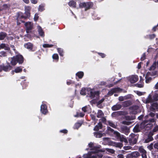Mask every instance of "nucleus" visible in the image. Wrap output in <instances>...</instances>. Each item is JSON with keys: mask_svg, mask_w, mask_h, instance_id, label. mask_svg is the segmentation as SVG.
<instances>
[{"mask_svg": "<svg viewBox=\"0 0 158 158\" xmlns=\"http://www.w3.org/2000/svg\"><path fill=\"white\" fill-rule=\"evenodd\" d=\"M89 146L91 151L89 152L87 154H84L83 156L84 158H101L102 157V154L100 152L98 149L99 146L98 147L95 146L92 143H89Z\"/></svg>", "mask_w": 158, "mask_h": 158, "instance_id": "1", "label": "nucleus"}, {"mask_svg": "<svg viewBox=\"0 0 158 158\" xmlns=\"http://www.w3.org/2000/svg\"><path fill=\"white\" fill-rule=\"evenodd\" d=\"M31 8L29 6H26L25 7V15H24L21 12H19L18 13V16L17 20H18L19 19L22 18L26 19L29 18L30 16V11Z\"/></svg>", "mask_w": 158, "mask_h": 158, "instance_id": "2", "label": "nucleus"}, {"mask_svg": "<svg viewBox=\"0 0 158 158\" xmlns=\"http://www.w3.org/2000/svg\"><path fill=\"white\" fill-rule=\"evenodd\" d=\"M23 61V56L20 55H17L15 57H14L11 58L10 63L12 65H15L17 62L19 64H22Z\"/></svg>", "mask_w": 158, "mask_h": 158, "instance_id": "3", "label": "nucleus"}, {"mask_svg": "<svg viewBox=\"0 0 158 158\" xmlns=\"http://www.w3.org/2000/svg\"><path fill=\"white\" fill-rule=\"evenodd\" d=\"M158 75V70H156L154 72H148L146 74L145 78V82L147 83H148L152 81L151 76H157Z\"/></svg>", "mask_w": 158, "mask_h": 158, "instance_id": "4", "label": "nucleus"}, {"mask_svg": "<svg viewBox=\"0 0 158 158\" xmlns=\"http://www.w3.org/2000/svg\"><path fill=\"white\" fill-rule=\"evenodd\" d=\"M158 98V90L155 91L154 94L152 98V95L149 94L148 98L146 99V103H152L155 101H157Z\"/></svg>", "mask_w": 158, "mask_h": 158, "instance_id": "5", "label": "nucleus"}, {"mask_svg": "<svg viewBox=\"0 0 158 158\" xmlns=\"http://www.w3.org/2000/svg\"><path fill=\"white\" fill-rule=\"evenodd\" d=\"M148 125L146 121L143 122L140 125H136L133 129L134 131L137 132L141 129L145 128L146 126Z\"/></svg>", "mask_w": 158, "mask_h": 158, "instance_id": "6", "label": "nucleus"}, {"mask_svg": "<svg viewBox=\"0 0 158 158\" xmlns=\"http://www.w3.org/2000/svg\"><path fill=\"white\" fill-rule=\"evenodd\" d=\"M93 5V3L91 2H81L79 4L80 8H85V10L89 9Z\"/></svg>", "mask_w": 158, "mask_h": 158, "instance_id": "7", "label": "nucleus"}, {"mask_svg": "<svg viewBox=\"0 0 158 158\" xmlns=\"http://www.w3.org/2000/svg\"><path fill=\"white\" fill-rule=\"evenodd\" d=\"M88 91V94L89 96L92 99H94L95 98L98 97L99 94L98 91H95L93 89L89 88L87 89Z\"/></svg>", "mask_w": 158, "mask_h": 158, "instance_id": "8", "label": "nucleus"}, {"mask_svg": "<svg viewBox=\"0 0 158 158\" xmlns=\"http://www.w3.org/2000/svg\"><path fill=\"white\" fill-rule=\"evenodd\" d=\"M24 25L26 27V31L27 33L30 32L33 28V23L31 22H28L25 23Z\"/></svg>", "mask_w": 158, "mask_h": 158, "instance_id": "9", "label": "nucleus"}, {"mask_svg": "<svg viewBox=\"0 0 158 158\" xmlns=\"http://www.w3.org/2000/svg\"><path fill=\"white\" fill-rule=\"evenodd\" d=\"M41 112L44 114H46L48 112L47 106L44 102H42V104L40 107Z\"/></svg>", "mask_w": 158, "mask_h": 158, "instance_id": "10", "label": "nucleus"}, {"mask_svg": "<svg viewBox=\"0 0 158 158\" xmlns=\"http://www.w3.org/2000/svg\"><path fill=\"white\" fill-rule=\"evenodd\" d=\"M138 78L136 75H132L128 78V80L131 83H134L137 81Z\"/></svg>", "mask_w": 158, "mask_h": 158, "instance_id": "11", "label": "nucleus"}, {"mask_svg": "<svg viewBox=\"0 0 158 158\" xmlns=\"http://www.w3.org/2000/svg\"><path fill=\"white\" fill-rule=\"evenodd\" d=\"M131 113L133 114H136L140 112L139 107L137 106H135L131 107Z\"/></svg>", "mask_w": 158, "mask_h": 158, "instance_id": "12", "label": "nucleus"}, {"mask_svg": "<svg viewBox=\"0 0 158 158\" xmlns=\"http://www.w3.org/2000/svg\"><path fill=\"white\" fill-rule=\"evenodd\" d=\"M122 89L118 88H115L111 89L108 93V94L110 95H112L114 93H118L121 92Z\"/></svg>", "mask_w": 158, "mask_h": 158, "instance_id": "13", "label": "nucleus"}, {"mask_svg": "<svg viewBox=\"0 0 158 158\" xmlns=\"http://www.w3.org/2000/svg\"><path fill=\"white\" fill-rule=\"evenodd\" d=\"M114 134L118 137H120V141H121L124 142L126 143H127V140L123 136H121L119 133L117 132H115Z\"/></svg>", "mask_w": 158, "mask_h": 158, "instance_id": "14", "label": "nucleus"}, {"mask_svg": "<svg viewBox=\"0 0 158 158\" xmlns=\"http://www.w3.org/2000/svg\"><path fill=\"white\" fill-rule=\"evenodd\" d=\"M139 150L141 153L142 158H147L146 151L143 148V147H139Z\"/></svg>", "mask_w": 158, "mask_h": 158, "instance_id": "15", "label": "nucleus"}, {"mask_svg": "<svg viewBox=\"0 0 158 158\" xmlns=\"http://www.w3.org/2000/svg\"><path fill=\"white\" fill-rule=\"evenodd\" d=\"M122 107L121 105L119 104H117L113 106L111 108L113 110H117L120 109Z\"/></svg>", "mask_w": 158, "mask_h": 158, "instance_id": "16", "label": "nucleus"}, {"mask_svg": "<svg viewBox=\"0 0 158 158\" xmlns=\"http://www.w3.org/2000/svg\"><path fill=\"white\" fill-rule=\"evenodd\" d=\"M24 47L30 50H32V49L33 45L30 43H28L24 45Z\"/></svg>", "mask_w": 158, "mask_h": 158, "instance_id": "17", "label": "nucleus"}, {"mask_svg": "<svg viewBox=\"0 0 158 158\" xmlns=\"http://www.w3.org/2000/svg\"><path fill=\"white\" fill-rule=\"evenodd\" d=\"M22 71V69L20 67H18L15 69L14 71H12L11 72L12 74H14V72H15L16 73H19L21 72Z\"/></svg>", "mask_w": 158, "mask_h": 158, "instance_id": "18", "label": "nucleus"}, {"mask_svg": "<svg viewBox=\"0 0 158 158\" xmlns=\"http://www.w3.org/2000/svg\"><path fill=\"white\" fill-rule=\"evenodd\" d=\"M37 29L40 35L42 36H44V32H43L41 27L40 26H37Z\"/></svg>", "mask_w": 158, "mask_h": 158, "instance_id": "19", "label": "nucleus"}, {"mask_svg": "<svg viewBox=\"0 0 158 158\" xmlns=\"http://www.w3.org/2000/svg\"><path fill=\"white\" fill-rule=\"evenodd\" d=\"M104 114L102 110H98L97 117L98 118H102L104 116Z\"/></svg>", "mask_w": 158, "mask_h": 158, "instance_id": "20", "label": "nucleus"}, {"mask_svg": "<svg viewBox=\"0 0 158 158\" xmlns=\"http://www.w3.org/2000/svg\"><path fill=\"white\" fill-rule=\"evenodd\" d=\"M3 48L6 50H9L10 49L8 46L5 44H2L0 46V48Z\"/></svg>", "mask_w": 158, "mask_h": 158, "instance_id": "21", "label": "nucleus"}, {"mask_svg": "<svg viewBox=\"0 0 158 158\" xmlns=\"http://www.w3.org/2000/svg\"><path fill=\"white\" fill-rule=\"evenodd\" d=\"M45 5L44 4H41L39 6L38 10L40 11H42L45 10Z\"/></svg>", "mask_w": 158, "mask_h": 158, "instance_id": "22", "label": "nucleus"}, {"mask_svg": "<svg viewBox=\"0 0 158 158\" xmlns=\"http://www.w3.org/2000/svg\"><path fill=\"white\" fill-rule=\"evenodd\" d=\"M102 124L101 123H98L97 125H96L94 128V130L95 131H98L99 129L102 128Z\"/></svg>", "mask_w": 158, "mask_h": 158, "instance_id": "23", "label": "nucleus"}, {"mask_svg": "<svg viewBox=\"0 0 158 158\" xmlns=\"http://www.w3.org/2000/svg\"><path fill=\"white\" fill-rule=\"evenodd\" d=\"M69 5L70 6L76 7V4L75 2L71 1L69 2Z\"/></svg>", "mask_w": 158, "mask_h": 158, "instance_id": "24", "label": "nucleus"}, {"mask_svg": "<svg viewBox=\"0 0 158 158\" xmlns=\"http://www.w3.org/2000/svg\"><path fill=\"white\" fill-rule=\"evenodd\" d=\"M76 75L79 78H81L84 75V73L82 72H79L76 74Z\"/></svg>", "mask_w": 158, "mask_h": 158, "instance_id": "25", "label": "nucleus"}, {"mask_svg": "<svg viewBox=\"0 0 158 158\" xmlns=\"http://www.w3.org/2000/svg\"><path fill=\"white\" fill-rule=\"evenodd\" d=\"M94 135L97 138H101L102 136V134L99 132L94 133Z\"/></svg>", "mask_w": 158, "mask_h": 158, "instance_id": "26", "label": "nucleus"}, {"mask_svg": "<svg viewBox=\"0 0 158 158\" xmlns=\"http://www.w3.org/2000/svg\"><path fill=\"white\" fill-rule=\"evenodd\" d=\"M129 98V97L127 96H120L119 97L118 100L119 101H122Z\"/></svg>", "mask_w": 158, "mask_h": 158, "instance_id": "27", "label": "nucleus"}, {"mask_svg": "<svg viewBox=\"0 0 158 158\" xmlns=\"http://www.w3.org/2000/svg\"><path fill=\"white\" fill-rule=\"evenodd\" d=\"M82 124L81 123H77L75 124L74 128V129H78L79 127H81Z\"/></svg>", "mask_w": 158, "mask_h": 158, "instance_id": "28", "label": "nucleus"}, {"mask_svg": "<svg viewBox=\"0 0 158 158\" xmlns=\"http://www.w3.org/2000/svg\"><path fill=\"white\" fill-rule=\"evenodd\" d=\"M6 36V33L3 32H1L0 33V40H3Z\"/></svg>", "mask_w": 158, "mask_h": 158, "instance_id": "29", "label": "nucleus"}, {"mask_svg": "<svg viewBox=\"0 0 158 158\" xmlns=\"http://www.w3.org/2000/svg\"><path fill=\"white\" fill-rule=\"evenodd\" d=\"M107 123H108L109 125L110 126L113 128H116V126L112 122L109 121L107 122Z\"/></svg>", "mask_w": 158, "mask_h": 158, "instance_id": "30", "label": "nucleus"}, {"mask_svg": "<svg viewBox=\"0 0 158 158\" xmlns=\"http://www.w3.org/2000/svg\"><path fill=\"white\" fill-rule=\"evenodd\" d=\"M52 58L54 60H55L57 61L59 59V56L57 54H54L52 56Z\"/></svg>", "mask_w": 158, "mask_h": 158, "instance_id": "31", "label": "nucleus"}, {"mask_svg": "<svg viewBox=\"0 0 158 158\" xmlns=\"http://www.w3.org/2000/svg\"><path fill=\"white\" fill-rule=\"evenodd\" d=\"M133 156L134 157H137L139 156V154L137 152H135L132 153Z\"/></svg>", "mask_w": 158, "mask_h": 158, "instance_id": "32", "label": "nucleus"}, {"mask_svg": "<svg viewBox=\"0 0 158 158\" xmlns=\"http://www.w3.org/2000/svg\"><path fill=\"white\" fill-rule=\"evenodd\" d=\"M89 109V106H85L82 108V110L84 112H86L88 111Z\"/></svg>", "mask_w": 158, "mask_h": 158, "instance_id": "33", "label": "nucleus"}, {"mask_svg": "<svg viewBox=\"0 0 158 158\" xmlns=\"http://www.w3.org/2000/svg\"><path fill=\"white\" fill-rule=\"evenodd\" d=\"M57 50L60 55L61 56H63V50L61 48H58L57 49Z\"/></svg>", "mask_w": 158, "mask_h": 158, "instance_id": "34", "label": "nucleus"}, {"mask_svg": "<svg viewBox=\"0 0 158 158\" xmlns=\"http://www.w3.org/2000/svg\"><path fill=\"white\" fill-rule=\"evenodd\" d=\"M86 93V89L85 88H83L81 91L80 94L81 95H85Z\"/></svg>", "mask_w": 158, "mask_h": 158, "instance_id": "35", "label": "nucleus"}, {"mask_svg": "<svg viewBox=\"0 0 158 158\" xmlns=\"http://www.w3.org/2000/svg\"><path fill=\"white\" fill-rule=\"evenodd\" d=\"M85 114L82 113H80L79 114L77 113L76 115H75L74 116L75 117H83L84 116Z\"/></svg>", "mask_w": 158, "mask_h": 158, "instance_id": "36", "label": "nucleus"}, {"mask_svg": "<svg viewBox=\"0 0 158 158\" xmlns=\"http://www.w3.org/2000/svg\"><path fill=\"white\" fill-rule=\"evenodd\" d=\"M11 67L9 66L5 67L3 68V70L5 71H8L10 70Z\"/></svg>", "mask_w": 158, "mask_h": 158, "instance_id": "37", "label": "nucleus"}, {"mask_svg": "<svg viewBox=\"0 0 158 158\" xmlns=\"http://www.w3.org/2000/svg\"><path fill=\"white\" fill-rule=\"evenodd\" d=\"M106 150L107 152L111 153H113L114 152V150L111 149L106 148Z\"/></svg>", "mask_w": 158, "mask_h": 158, "instance_id": "38", "label": "nucleus"}, {"mask_svg": "<svg viewBox=\"0 0 158 158\" xmlns=\"http://www.w3.org/2000/svg\"><path fill=\"white\" fill-rule=\"evenodd\" d=\"M152 106L154 109H155L157 108L158 105L157 103H155L152 104Z\"/></svg>", "mask_w": 158, "mask_h": 158, "instance_id": "39", "label": "nucleus"}, {"mask_svg": "<svg viewBox=\"0 0 158 158\" xmlns=\"http://www.w3.org/2000/svg\"><path fill=\"white\" fill-rule=\"evenodd\" d=\"M43 46L44 48H50L52 47V45H49L47 44H44L43 45Z\"/></svg>", "mask_w": 158, "mask_h": 158, "instance_id": "40", "label": "nucleus"}, {"mask_svg": "<svg viewBox=\"0 0 158 158\" xmlns=\"http://www.w3.org/2000/svg\"><path fill=\"white\" fill-rule=\"evenodd\" d=\"M39 18L38 15L37 14H35L34 17V20L36 21Z\"/></svg>", "mask_w": 158, "mask_h": 158, "instance_id": "41", "label": "nucleus"}, {"mask_svg": "<svg viewBox=\"0 0 158 158\" xmlns=\"http://www.w3.org/2000/svg\"><path fill=\"white\" fill-rule=\"evenodd\" d=\"M0 54L1 55L0 56H5L6 55V53L4 52H1L0 53Z\"/></svg>", "mask_w": 158, "mask_h": 158, "instance_id": "42", "label": "nucleus"}, {"mask_svg": "<svg viewBox=\"0 0 158 158\" xmlns=\"http://www.w3.org/2000/svg\"><path fill=\"white\" fill-rule=\"evenodd\" d=\"M123 148L125 150H128L131 149V147L130 146H124Z\"/></svg>", "mask_w": 158, "mask_h": 158, "instance_id": "43", "label": "nucleus"}, {"mask_svg": "<svg viewBox=\"0 0 158 158\" xmlns=\"http://www.w3.org/2000/svg\"><path fill=\"white\" fill-rule=\"evenodd\" d=\"M38 0H30L31 2L33 4H36L38 2Z\"/></svg>", "mask_w": 158, "mask_h": 158, "instance_id": "44", "label": "nucleus"}, {"mask_svg": "<svg viewBox=\"0 0 158 158\" xmlns=\"http://www.w3.org/2000/svg\"><path fill=\"white\" fill-rule=\"evenodd\" d=\"M145 58V53H144L142 55L141 58V60H144Z\"/></svg>", "mask_w": 158, "mask_h": 158, "instance_id": "45", "label": "nucleus"}, {"mask_svg": "<svg viewBox=\"0 0 158 158\" xmlns=\"http://www.w3.org/2000/svg\"><path fill=\"white\" fill-rule=\"evenodd\" d=\"M118 114H119L118 112H114L112 114V115L113 117H114V116L117 115Z\"/></svg>", "mask_w": 158, "mask_h": 158, "instance_id": "46", "label": "nucleus"}, {"mask_svg": "<svg viewBox=\"0 0 158 158\" xmlns=\"http://www.w3.org/2000/svg\"><path fill=\"white\" fill-rule=\"evenodd\" d=\"M136 93L139 96H141L143 94V92H139V91H136Z\"/></svg>", "mask_w": 158, "mask_h": 158, "instance_id": "47", "label": "nucleus"}, {"mask_svg": "<svg viewBox=\"0 0 158 158\" xmlns=\"http://www.w3.org/2000/svg\"><path fill=\"white\" fill-rule=\"evenodd\" d=\"M98 54L102 58H104L105 57V55L103 53H98Z\"/></svg>", "mask_w": 158, "mask_h": 158, "instance_id": "48", "label": "nucleus"}, {"mask_svg": "<svg viewBox=\"0 0 158 158\" xmlns=\"http://www.w3.org/2000/svg\"><path fill=\"white\" fill-rule=\"evenodd\" d=\"M60 132L63 133H67L68 131L66 129H64L60 131Z\"/></svg>", "mask_w": 158, "mask_h": 158, "instance_id": "49", "label": "nucleus"}, {"mask_svg": "<svg viewBox=\"0 0 158 158\" xmlns=\"http://www.w3.org/2000/svg\"><path fill=\"white\" fill-rule=\"evenodd\" d=\"M154 147L155 148L158 149V143H155L154 145Z\"/></svg>", "mask_w": 158, "mask_h": 158, "instance_id": "50", "label": "nucleus"}, {"mask_svg": "<svg viewBox=\"0 0 158 158\" xmlns=\"http://www.w3.org/2000/svg\"><path fill=\"white\" fill-rule=\"evenodd\" d=\"M132 154H128L126 156L127 158H132Z\"/></svg>", "mask_w": 158, "mask_h": 158, "instance_id": "51", "label": "nucleus"}, {"mask_svg": "<svg viewBox=\"0 0 158 158\" xmlns=\"http://www.w3.org/2000/svg\"><path fill=\"white\" fill-rule=\"evenodd\" d=\"M73 83V82L71 80L68 81L67 82V84L68 85H70Z\"/></svg>", "mask_w": 158, "mask_h": 158, "instance_id": "52", "label": "nucleus"}, {"mask_svg": "<svg viewBox=\"0 0 158 158\" xmlns=\"http://www.w3.org/2000/svg\"><path fill=\"white\" fill-rule=\"evenodd\" d=\"M106 83L105 81H102L100 82V84L102 85H106Z\"/></svg>", "mask_w": 158, "mask_h": 158, "instance_id": "53", "label": "nucleus"}, {"mask_svg": "<svg viewBox=\"0 0 158 158\" xmlns=\"http://www.w3.org/2000/svg\"><path fill=\"white\" fill-rule=\"evenodd\" d=\"M118 157L119 158H124L123 156L121 154H120L118 155Z\"/></svg>", "mask_w": 158, "mask_h": 158, "instance_id": "54", "label": "nucleus"}, {"mask_svg": "<svg viewBox=\"0 0 158 158\" xmlns=\"http://www.w3.org/2000/svg\"><path fill=\"white\" fill-rule=\"evenodd\" d=\"M141 62H140L138 64L137 66V68H138V69H139L141 68Z\"/></svg>", "mask_w": 158, "mask_h": 158, "instance_id": "55", "label": "nucleus"}, {"mask_svg": "<svg viewBox=\"0 0 158 158\" xmlns=\"http://www.w3.org/2000/svg\"><path fill=\"white\" fill-rule=\"evenodd\" d=\"M117 147H118L121 148L122 147L123 145H122V143H118L117 144Z\"/></svg>", "mask_w": 158, "mask_h": 158, "instance_id": "56", "label": "nucleus"}, {"mask_svg": "<svg viewBox=\"0 0 158 158\" xmlns=\"http://www.w3.org/2000/svg\"><path fill=\"white\" fill-rule=\"evenodd\" d=\"M150 38L151 39H153L155 37V35L154 34H152L149 36Z\"/></svg>", "mask_w": 158, "mask_h": 158, "instance_id": "57", "label": "nucleus"}, {"mask_svg": "<svg viewBox=\"0 0 158 158\" xmlns=\"http://www.w3.org/2000/svg\"><path fill=\"white\" fill-rule=\"evenodd\" d=\"M155 88L156 89H158V82L156 83L155 86Z\"/></svg>", "mask_w": 158, "mask_h": 158, "instance_id": "58", "label": "nucleus"}, {"mask_svg": "<svg viewBox=\"0 0 158 158\" xmlns=\"http://www.w3.org/2000/svg\"><path fill=\"white\" fill-rule=\"evenodd\" d=\"M143 85L142 84H139L138 85V87L140 88L143 87Z\"/></svg>", "mask_w": 158, "mask_h": 158, "instance_id": "59", "label": "nucleus"}, {"mask_svg": "<svg viewBox=\"0 0 158 158\" xmlns=\"http://www.w3.org/2000/svg\"><path fill=\"white\" fill-rule=\"evenodd\" d=\"M23 1L25 3L28 4L29 2V0H23Z\"/></svg>", "mask_w": 158, "mask_h": 158, "instance_id": "60", "label": "nucleus"}, {"mask_svg": "<svg viewBox=\"0 0 158 158\" xmlns=\"http://www.w3.org/2000/svg\"><path fill=\"white\" fill-rule=\"evenodd\" d=\"M91 117L93 119V120H94L95 119V116H94V115H92V114H91Z\"/></svg>", "mask_w": 158, "mask_h": 158, "instance_id": "61", "label": "nucleus"}, {"mask_svg": "<svg viewBox=\"0 0 158 158\" xmlns=\"http://www.w3.org/2000/svg\"><path fill=\"white\" fill-rule=\"evenodd\" d=\"M149 115L151 117H153L154 116V113H151L149 114Z\"/></svg>", "mask_w": 158, "mask_h": 158, "instance_id": "62", "label": "nucleus"}, {"mask_svg": "<svg viewBox=\"0 0 158 158\" xmlns=\"http://www.w3.org/2000/svg\"><path fill=\"white\" fill-rule=\"evenodd\" d=\"M107 129L108 131H112L113 132V130L111 128H110V127H107Z\"/></svg>", "mask_w": 158, "mask_h": 158, "instance_id": "63", "label": "nucleus"}, {"mask_svg": "<svg viewBox=\"0 0 158 158\" xmlns=\"http://www.w3.org/2000/svg\"><path fill=\"white\" fill-rule=\"evenodd\" d=\"M104 98H102L101 100H100V101H99L98 103H102L104 101Z\"/></svg>", "mask_w": 158, "mask_h": 158, "instance_id": "64", "label": "nucleus"}]
</instances>
